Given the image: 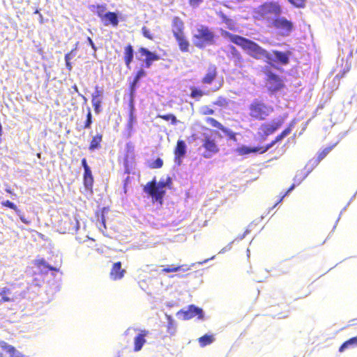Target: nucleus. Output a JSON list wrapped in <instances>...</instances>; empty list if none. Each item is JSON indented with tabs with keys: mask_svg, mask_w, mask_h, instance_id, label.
I'll return each mask as SVG.
<instances>
[{
	"mask_svg": "<svg viewBox=\"0 0 357 357\" xmlns=\"http://www.w3.org/2000/svg\"><path fill=\"white\" fill-rule=\"evenodd\" d=\"M222 35L246 51L251 57L257 60L264 59L267 63H271V54L255 41L228 31H225Z\"/></svg>",
	"mask_w": 357,
	"mask_h": 357,
	"instance_id": "1",
	"label": "nucleus"
},
{
	"mask_svg": "<svg viewBox=\"0 0 357 357\" xmlns=\"http://www.w3.org/2000/svg\"><path fill=\"white\" fill-rule=\"evenodd\" d=\"M248 116L252 121H265L274 109L272 106L266 104L264 100L256 98L248 105Z\"/></svg>",
	"mask_w": 357,
	"mask_h": 357,
	"instance_id": "2",
	"label": "nucleus"
},
{
	"mask_svg": "<svg viewBox=\"0 0 357 357\" xmlns=\"http://www.w3.org/2000/svg\"><path fill=\"white\" fill-rule=\"evenodd\" d=\"M185 24L181 18L178 16L173 17L172 21V31L175 38L179 50L182 52H188L190 49V42L185 35Z\"/></svg>",
	"mask_w": 357,
	"mask_h": 357,
	"instance_id": "3",
	"label": "nucleus"
},
{
	"mask_svg": "<svg viewBox=\"0 0 357 357\" xmlns=\"http://www.w3.org/2000/svg\"><path fill=\"white\" fill-rule=\"evenodd\" d=\"M215 38L214 32L206 25H200L192 36L194 45L199 49H203L207 45H213Z\"/></svg>",
	"mask_w": 357,
	"mask_h": 357,
	"instance_id": "4",
	"label": "nucleus"
},
{
	"mask_svg": "<svg viewBox=\"0 0 357 357\" xmlns=\"http://www.w3.org/2000/svg\"><path fill=\"white\" fill-rule=\"evenodd\" d=\"M282 13L281 5L278 1H266L260 5L257 10V18L269 20L272 16H279Z\"/></svg>",
	"mask_w": 357,
	"mask_h": 357,
	"instance_id": "5",
	"label": "nucleus"
},
{
	"mask_svg": "<svg viewBox=\"0 0 357 357\" xmlns=\"http://www.w3.org/2000/svg\"><path fill=\"white\" fill-rule=\"evenodd\" d=\"M264 72L266 75V86L269 92L275 93L284 88V80L280 75L267 68H265Z\"/></svg>",
	"mask_w": 357,
	"mask_h": 357,
	"instance_id": "6",
	"label": "nucleus"
},
{
	"mask_svg": "<svg viewBox=\"0 0 357 357\" xmlns=\"http://www.w3.org/2000/svg\"><path fill=\"white\" fill-rule=\"evenodd\" d=\"M271 25L282 36H288L294 29V24L292 21L280 15L272 20Z\"/></svg>",
	"mask_w": 357,
	"mask_h": 357,
	"instance_id": "7",
	"label": "nucleus"
},
{
	"mask_svg": "<svg viewBox=\"0 0 357 357\" xmlns=\"http://www.w3.org/2000/svg\"><path fill=\"white\" fill-rule=\"evenodd\" d=\"M144 191L151 197L153 201L162 202L163 197L165 195V190H162L157 185L155 179L148 182L144 187Z\"/></svg>",
	"mask_w": 357,
	"mask_h": 357,
	"instance_id": "8",
	"label": "nucleus"
},
{
	"mask_svg": "<svg viewBox=\"0 0 357 357\" xmlns=\"http://www.w3.org/2000/svg\"><path fill=\"white\" fill-rule=\"evenodd\" d=\"M284 123V118L280 117L276 120H273L271 122L264 123L260 126V130L262 132L261 136L266 139L268 136L273 134L277 131Z\"/></svg>",
	"mask_w": 357,
	"mask_h": 357,
	"instance_id": "9",
	"label": "nucleus"
},
{
	"mask_svg": "<svg viewBox=\"0 0 357 357\" xmlns=\"http://www.w3.org/2000/svg\"><path fill=\"white\" fill-rule=\"evenodd\" d=\"M202 146L205 149V152L203 153L205 158H209L219 151V147L215 140L210 136H205L202 142Z\"/></svg>",
	"mask_w": 357,
	"mask_h": 357,
	"instance_id": "10",
	"label": "nucleus"
},
{
	"mask_svg": "<svg viewBox=\"0 0 357 357\" xmlns=\"http://www.w3.org/2000/svg\"><path fill=\"white\" fill-rule=\"evenodd\" d=\"M178 314L182 316L183 319L189 320L195 317H197L199 319H204L203 310L202 308L196 307L194 305H190L186 310H181Z\"/></svg>",
	"mask_w": 357,
	"mask_h": 357,
	"instance_id": "11",
	"label": "nucleus"
},
{
	"mask_svg": "<svg viewBox=\"0 0 357 357\" xmlns=\"http://www.w3.org/2000/svg\"><path fill=\"white\" fill-rule=\"evenodd\" d=\"M218 77V68L215 64H209L206 73L202 78V83L206 85H211Z\"/></svg>",
	"mask_w": 357,
	"mask_h": 357,
	"instance_id": "12",
	"label": "nucleus"
},
{
	"mask_svg": "<svg viewBox=\"0 0 357 357\" xmlns=\"http://www.w3.org/2000/svg\"><path fill=\"white\" fill-rule=\"evenodd\" d=\"M138 52L141 56H144V66L146 68H150L154 61H157L160 59V56L155 52H151L145 47H139Z\"/></svg>",
	"mask_w": 357,
	"mask_h": 357,
	"instance_id": "13",
	"label": "nucleus"
},
{
	"mask_svg": "<svg viewBox=\"0 0 357 357\" xmlns=\"http://www.w3.org/2000/svg\"><path fill=\"white\" fill-rule=\"evenodd\" d=\"M135 331H138L137 335L134 338V348L135 352L139 351L144 344L146 343V337L149 334V331L142 329H134Z\"/></svg>",
	"mask_w": 357,
	"mask_h": 357,
	"instance_id": "14",
	"label": "nucleus"
},
{
	"mask_svg": "<svg viewBox=\"0 0 357 357\" xmlns=\"http://www.w3.org/2000/svg\"><path fill=\"white\" fill-rule=\"evenodd\" d=\"M272 54L275 56V59L271 58V63L270 65L273 64V63H278L282 65H287L289 62V56L291 54L290 51L287 52H280L278 50H273Z\"/></svg>",
	"mask_w": 357,
	"mask_h": 357,
	"instance_id": "15",
	"label": "nucleus"
},
{
	"mask_svg": "<svg viewBox=\"0 0 357 357\" xmlns=\"http://www.w3.org/2000/svg\"><path fill=\"white\" fill-rule=\"evenodd\" d=\"M126 273V269L122 268L121 261H117L113 264L109 272V277L113 280H121Z\"/></svg>",
	"mask_w": 357,
	"mask_h": 357,
	"instance_id": "16",
	"label": "nucleus"
},
{
	"mask_svg": "<svg viewBox=\"0 0 357 357\" xmlns=\"http://www.w3.org/2000/svg\"><path fill=\"white\" fill-rule=\"evenodd\" d=\"M78 227V222L73 223L70 218L67 217L59 222V231L61 233H70Z\"/></svg>",
	"mask_w": 357,
	"mask_h": 357,
	"instance_id": "17",
	"label": "nucleus"
},
{
	"mask_svg": "<svg viewBox=\"0 0 357 357\" xmlns=\"http://www.w3.org/2000/svg\"><path fill=\"white\" fill-rule=\"evenodd\" d=\"M1 204L3 206L8 207L10 209H13L16 213V214L19 216L22 222H23L24 224L30 225L31 223V220L28 218H26L24 213L22 212V211L20 210L17 208V206L12 202H10L9 200H6V201H3L1 203Z\"/></svg>",
	"mask_w": 357,
	"mask_h": 357,
	"instance_id": "18",
	"label": "nucleus"
},
{
	"mask_svg": "<svg viewBox=\"0 0 357 357\" xmlns=\"http://www.w3.org/2000/svg\"><path fill=\"white\" fill-rule=\"evenodd\" d=\"M17 353V351L13 346L10 345L5 341L0 340V357H6V354L9 357H14Z\"/></svg>",
	"mask_w": 357,
	"mask_h": 357,
	"instance_id": "19",
	"label": "nucleus"
},
{
	"mask_svg": "<svg viewBox=\"0 0 357 357\" xmlns=\"http://www.w3.org/2000/svg\"><path fill=\"white\" fill-rule=\"evenodd\" d=\"M101 21L105 26L112 25L113 27H116L119 25L118 15L114 12H107Z\"/></svg>",
	"mask_w": 357,
	"mask_h": 357,
	"instance_id": "20",
	"label": "nucleus"
},
{
	"mask_svg": "<svg viewBox=\"0 0 357 357\" xmlns=\"http://www.w3.org/2000/svg\"><path fill=\"white\" fill-rule=\"evenodd\" d=\"M102 95V91L100 90H98V86H96V91L94 93L92 94V98H91V102L92 105L93 107L94 111L96 113H99L100 109V105H101V100L100 96Z\"/></svg>",
	"mask_w": 357,
	"mask_h": 357,
	"instance_id": "21",
	"label": "nucleus"
},
{
	"mask_svg": "<svg viewBox=\"0 0 357 357\" xmlns=\"http://www.w3.org/2000/svg\"><path fill=\"white\" fill-rule=\"evenodd\" d=\"M103 135L101 132L96 133L91 139L89 149L90 151H94L100 149L101 148V142L102 141Z\"/></svg>",
	"mask_w": 357,
	"mask_h": 357,
	"instance_id": "22",
	"label": "nucleus"
},
{
	"mask_svg": "<svg viewBox=\"0 0 357 357\" xmlns=\"http://www.w3.org/2000/svg\"><path fill=\"white\" fill-rule=\"evenodd\" d=\"M93 177L91 169L84 170L83 174V183L86 189L92 190L93 185Z\"/></svg>",
	"mask_w": 357,
	"mask_h": 357,
	"instance_id": "23",
	"label": "nucleus"
},
{
	"mask_svg": "<svg viewBox=\"0 0 357 357\" xmlns=\"http://www.w3.org/2000/svg\"><path fill=\"white\" fill-rule=\"evenodd\" d=\"M124 61L127 68H130L133 60L134 50L130 44L127 45L124 48Z\"/></svg>",
	"mask_w": 357,
	"mask_h": 357,
	"instance_id": "24",
	"label": "nucleus"
},
{
	"mask_svg": "<svg viewBox=\"0 0 357 357\" xmlns=\"http://www.w3.org/2000/svg\"><path fill=\"white\" fill-rule=\"evenodd\" d=\"M206 121L207 123H208L211 126L216 128L223 131L225 133H227L228 135L230 137V138L235 137V134L234 132H231L230 133H229L227 132V130L219 121H218L214 118L208 117L206 119Z\"/></svg>",
	"mask_w": 357,
	"mask_h": 357,
	"instance_id": "25",
	"label": "nucleus"
},
{
	"mask_svg": "<svg viewBox=\"0 0 357 357\" xmlns=\"http://www.w3.org/2000/svg\"><path fill=\"white\" fill-rule=\"evenodd\" d=\"M190 270V267L186 264H182V265H169L167 267L164 268L162 270V273H174V272H178V271H187Z\"/></svg>",
	"mask_w": 357,
	"mask_h": 357,
	"instance_id": "26",
	"label": "nucleus"
},
{
	"mask_svg": "<svg viewBox=\"0 0 357 357\" xmlns=\"http://www.w3.org/2000/svg\"><path fill=\"white\" fill-rule=\"evenodd\" d=\"M236 152L239 155H248L250 153H260V150H259V146L248 147L245 146H241L236 148Z\"/></svg>",
	"mask_w": 357,
	"mask_h": 357,
	"instance_id": "27",
	"label": "nucleus"
},
{
	"mask_svg": "<svg viewBox=\"0 0 357 357\" xmlns=\"http://www.w3.org/2000/svg\"><path fill=\"white\" fill-rule=\"evenodd\" d=\"M174 155L176 158H182L186 153V145L184 141L178 140L174 149Z\"/></svg>",
	"mask_w": 357,
	"mask_h": 357,
	"instance_id": "28",
	"label": "nucleus"
},
{
	"mask_svg": "<svg viewBox=\"0 0 357 357\" xmlns=\"http://www.w3.org/2000/svg\"><path fill=\"white\" fill-rule=\"evenodd\" d=\"M11 294L10 289L3 287L0 291V305L3 303H9L14 301V298L9 296Z\"/></svg>",
	"mask_w": 357,
	"mask_h": 357,
	"instance_id": "29",
	"label": "nucleus"
},
{
	"mask_svg": "<svg viewBox=\"0 0 357 357\" xmlns=\"http://www.w3.org/2000/svg\"><path fill=\"white\" fill-rule=\"evenodd\" d=\"M33 264L38 268H40V267H44L50 271H56V272H58L59 271V268L49 265L46 262V261L44 258H38V259H35L33 261Z\"/></svg>",
	"mask_w": 357,
	"mask_h": 357,
	"instance_id": "30",
	"label": "nucleus"
},
{
	"mask_svg": "<svg viewBox=\"0 0 357 357\" xmlns=\"http://www.w3.org/2000/svg\"><path fill=\"white\" fill-rule=\"evenodd\" d=\"M215 341L214 335L212 334H205L204 335L198 338V342L201 347H204L211 344Z\"/></svg>",
	"mask_w": 357,
	"mask_h": 357,
	"instance_id": "31",
	"label": "nucleus"
},
{
	"mask_svg": "<svg viewBox=\"0 0 357 357\" xmlns=\"http://www.w3.org/2000/svg\"><path fill=\"white\" fill-rule=\"evenodd\" d=\"M357 347V337H354L345 341L339 348L340 352H343L344 350Z\"/></svg>",
	"mask_w": 357,
	"mask_h": 357,
	"instance_id": "32",
	"label": "nucleus"
},
{
	"mask_svg": "<svg viewBox=\"0 0 357 357\" xmlns=\"http://www.w3.org/2000/svg\"><path fill=\"white\" fill-rule=\"evenodd\" d=\"M206 93L196 86L190 87V97L195 99V100H199L202 96H204Z\"/></svg>",
	"mask_w": 357,
	"mask_h": 357,
	"instance_id": "33",
	"label": "nucleus"
},
{
	"mask_svg": "<svg viewBox=\"0 0 357 357\" xmlns=\"http://www.w3.org/2000/svg\"><path fill=\"white\" fill-rule=\"evenodd\" d=\"M218 15L221 18L222 22L227 24L229 29L234 30L235 29L234 22L231 19L229 18L223 12H218Z\"/></svg>",
	"mask_w": 357,
	"mask_h": 357,
	"instance_id": "34",
	"label": "nucleus"
},
{
	"mask_svg": "<svg viewBox=\"0 0 357 357\" xmlns=\"http://www.w3.org/2000/svg\"><path fill=\"white\" fill-rule=\"evenodd\" d=\"M130 109L129 112V119L127 127L130 132H131L133 129V126L135 122V116L134 115V105L132 100H130Z\"/></svg>",
	"mask_w": 357,
	"mask_h": 357,
	"instance_id": "35",
	"label": "nucleus"
},
{
	"mask_svg": "<svg viewBox=\"0 0 357 357\" xmlns=\"http://www.w3.org/2000/svg\"><path fill=\"white\" fill-rule=\"evenodd\" d=\"M91 8L95 9L97 16L102 20L104 17V15H106L107 6L106 4L101 5H93Z\"/></svg>",
	"mask_w": 357,
	"mask_h": 357,
	"instance_id": "36",
	"label": "nucleus"
},
{
	"mask_svg": "<svg viewBox=\"0 0 357 357\" xmlns=\"http://www.w3.org/2000/svg\"><path fill=\"white\" fill-rule=\"evenodd\" d=\"M168 323L167 325V333L170 335V336H173L175 335L176 331V327L175 326L174 321L171 316H167Z\"/></svg>",
	"mask_w": 357,
	"mask_h": 357,
	"instance_id": "37",
	"label": "nucleus"
},
{
	"mask_svg": "<svg viewBox=\"0 0 357 357\" xmlns=\"http://www.w3.org/2000/svg\"><path fill=\"white\" fill-rule=\"evenodd\" d=\"M139 79L137 78L135 76L133 78V80L129 84V94L132 101L133 97L135 93L136 88Z\"/></svg>",
	"mask_w": 357,
	"mask_h": 357,
	"instance_id": "38",
	"label": "nucleus"
},
{
	"mask_svg": "<svg viewBox=\"0 0 357 357\" xmlns=\"http://www.w3.org/2000/svg\"><path fill=\"white\" fill-rule=\"evenodd\" d=\"M213 104L220 107H227L229 105V100L223 96H218Z\"/></svg>",
	"mask_w": 357,
	"mask_h": 357,
	"instance_id": "39",
	"label": "nucleus"
},
{
	"mask_svg": "<svg viewBox=\"0 0 357 357\" xmlns=\"http://www.w3.org/2000/svg\"><path fill=\"white\" fill-rule=\"evenodd\" d=\"M293 127V124H289L284 130H282L278 135H277L276 140H278L279 142L281 141L282 139H284L285 137L289 135L290 132H291V129Z\"/></svg>",
	"mask_w": 357,
	"mask_h": 357,
	"instance_id": "40",
	"label": "nucleus"
},
{
	"mask_svg": "<svg viewBox=\"0 0 357 357\" xmlns=\"http://www.w3.org/2000/svg\"><path fill=\"white\" fill-rule=\"evenodd\" d=\"M287 1L294 8H304L306 6L307 0H287Z\"/></svg>",
	"mask_w": 357,
	"mask_h": 357,
	"instance_id": "41",
	"label": "nucleus"
},
{
	"mask_svg": "<svg viewBox=\"0 0 357 357\" xmlns=\"http://www.w3.org/2000/svg\"><path fill=\"white\" fill-rule=\"evenodd\" d=\"M229 50L233 57L235 58L237 61L242 62L243 61L241 52L234 46H230Z\"/></svg>",
	"mask_w": 357,
	"mask_h": 357,
	"instance_id": "42",
	"label": "nucleus"
},
{
	"mask_svg": "<svg viewBox=\"0 0 357 357\" xmlns=\"http://www.w3.org/2000/svg\"><path fill=\"white\" fill-rule=\"evenodd\" d=\"M158 118L162 119L165 121H171V123L174 125L177 122L176 116L172 114H158Z\"/></svg>",
	"mask_w": 357,
	"mask_h": 357,
	"instance_id": "43",
	"label": "nucleus"
},
{
	"mask_svg": "<svg viewBox=\"0 0 357 357\" xmlns=\"http://www.w3.org/2000/svg\"><path fill=\"white\" fill-rule=\"evenodd\" d=\"M278 142V140H276V137H275V139L271 143L267 144L265 146H259L260 154L266 153L269 149L273 146Z\"/></svg>",
	"mask_w": 357,
	"mask_h": 357,
	"instance_id": "44",
	"label": "nucleus"
},
{
	"mask_svg": "<svg viewBox=\"0 0 357 357\" xmlns=\"http://www.w3.org/2000/svg\"><path fill=\"white\" fill-rule=\"evenodd\" d=\"M142 35L147 39L149 40H153L154 38H155V36L154 35L151 33V30L144 26L142 28Z\"/></svg>",
	"mask_w": 357,
	"mask_h": 357,
	"instance_id": "45",
	"label": "nucleus"
},
{
	"mask_svg": "<svg viewBox=\"0 0 357 357\" xmlns=\"http://www.w3.org/2000/svg\"><path fill=\"white\" fill-rule=\"evenodd\" d=\"M171 185H172V179L170 177H168L166 181H160L158 183H157V185L162 190H165L164 188L165 187L170 188Z\"/></svg>",
	"mask_w": 357,
	"mask_h": 357,
	"instance_id": "46",
	"label": "nucleus"
},
{
	"mask_svg": "<svg viewBox=\"0 0 357 357\" xmlns=\"http://www.w3.org/2000/svg\"><path fill=\"white\" fill-rule=\"evenodd\" d=\"M134 151H135V146L132 143L128 142L126 145V155H130L131 157H133L134 155Z\"/></svg>",
	"mask_w": 357,
	"mask_h": 357,
	"instance_id": "47",
	"label": "nucleus"
},
{
	"mask_svg": "<svg viewBox=\"0 0 357 357\" xmlns=\"http://www.w3.org/2000/svg\"><path fill=\"white\" fill-rule=\"evenodd\" d=\"M163 165V161L161 158H157L150 165V168L151 169H158L161 168Z\"/></svg>",
	"mask_w": 357,
	"mask_h": 357,
	"instance_id": "48",
	"label": "nucleus"
},
{
	"mask_svg": "<svg viewBox=\"0 0 357 357\" xmlns=\"http://www.w3.org/2000/svg\"><path fill=\"white\" fill-rule=\"evenodd\" d=\"M92 123V114L91 112L90 109H88V112L86 114V119L84 123V128H89L91 127V125Z\"/></svg>",
	"mask_w": 357,
	"mask_h": 357,
	"instance_id": "49",
	"label": "nucleus"
},
{
	"mask_svg": "<svg viewBox=\"0 0 357 357\" xmlns=\"http://www.w3.org/2000/svg\"><path fill=\"white\" fill-rule=\"evenodd\" d=\"M332 148H333V146H329V147H326L324 149H323L319 153V155H318L319 160H322L323 158H324L328 154V153L331 151Z\"/></svg>",
	"mask_w": 357,
	"mask_h": 357,
	"instance_id": "50",
	"label": "nucleus"
},
{
	"mask_svg": "<svg viewBox=\"0 0 357 357\" xmlns=\"http://www.w3.org/2000/svg\"><path fill=\"white\" fill-rule=\"evenodd\" d=\"M215 113L214 109L208 106H204L202 107V114L204 115H212Z\"/></svg>",
	"mask_w": 357,
	"mask_h": 357,
	"instance_id": "51",
	"label": "nucleus"
},
{
	"mask_svg": "<svg viewBox=\"0 0 357 357\" xmlns=\"http://www.w3.org/2000/svg\"><path fill=\"white\" fill-rule=\"evenodd\" d=\"M146 75V73L145 70L142 68H140L137 71L135 76L137 78H138L139 79H140L142 77H145Z\"/></svg>",
	"mask_w": 357,
	"mask_h": 357,
	"instance_id": "52",
	"label": "nucleus"
},
{
	"mask_svg": "<svg viewBox=\"0 0 357 357\" xmlns=\"http://www.w3.org/2000/svg\"><path fill=\"white\" fill-rule=\"evenodd\" d=\"M81 163H82V166L84 168V170H86V169H91L89 167V166L88 165L87 162H86V159L85 158L82 159Z\"/></svg>",
	"mask_w": 357,
	"mask_h": 357,
	"instance_id": "53",
	"label": "nucleus"
},
{
	"mask_svg": "<svg viewBox=\"0 0 357 357\" xmlns=\"http://www.w3.org/2000/svg\"><path fill=\"white\" fill-rule=\"evenodd\" d=\"M87 41L89 42V45L93 48L94 52H96L97 47L93 42L92 39L90 37H87Z\"/></svg>",
	"mask_w": 357,
	"mask_h": 357,
	"instance_id": "54",
	"label": "nucleus"
},
{
	"mask_svg": "<svg viewBox=\"0 0 357 357\" xmlns=\"http://www.w3.org/2000/svg\"><path fill=\"white\" fill-rule=\"evenodd\" d=\"M202 0H189L190 5L195 6H198Z\"/></svg>",
	"mask_w": 357,
	"mask_h": 357,
	"instance_id": "55",
	"label": "nucleus"
},
{
	"mask_svg": "<svg viewBox=\"0 0 357 357\" xmlns=\"http://www.w3.org/2000/svg\"><path fill=\"white\" fill-rule=\"evenodd\" d=\"M73 50L70 51V52L65 54V61H70L71 57L70 54L73 53Z\"/></svg>",
	"mask_w": 357,
	"mask_h": 357,
	"instance_id": "56",
	"label": "nucleus"
},
{
	"mask_svg": "<svg viewBox=\"0 0 357 357\" xmlns=\"http://www.w3.org/2000/svg\"><path fill=\"white\" fill-rule=\"evenodd\" d=\"M294 188V185H292L289 188V190L282 196V197L280 198V199L279 200V202H281L282 200V199L284 197V196L289 192H290L293 188Z\"/></svg>",
	"mask_w": 357,
	"mask_h": 357,
	"instance_id": "57",
	"label": "nucleus"
},
{
	"mask_svg": "<svg viewBox=\"0 0 357 357\" xmlns=\"http://www.w3.org/2000/svg\"><path fill=\"white\" fill-rule=\"evenodd\" d=\"M66 68L67 69L70 71L73 68V66H72V63H70V61H66Z\"/></svg>",
	"mask_w": 357,
	"mask_h": 357,
	"instance_id": "58",
	"label": "nucleus"
},
{
	"mask_svg": "<svg viewBox=\"0 0 357 357\" xmlns=\"http://www.w3.org/2000/svg\"><path fill=\"white\" fill-rule=\"evenodd\" d=\"M39 22L40 24H43L44 23V18H43V15L41 13H39Z\"/></svg>",
	"mask_w": 357,
	"mask_h": 357,
	"instance_id": "59",
	"label": "nucleus"
},
{
	"mask_svg": "<svg viewBox=\"0 0 357 357\" xmlns=\"http://www.w3.org/2000/svg\"><path fill=\"white\" fill-rule=\"evenodd\" d=\"M14 357H25V356H24V355H23L17 351V353L15 355Z\"/></svg>",
	"mask_w": 357,
	"mask_h": 357,
	"instance_id": "60",
	"label": "nucleus"
},
{
	"mask_svg": "<svg viewBox=\"0 0 357 357\" xmlns=\"http://www.w3.org/2000/svg\"><path fill=\"white\" fill-rule=\"evenodd\" d=\"M73 89L75 92L79 93L78 87L77 85L75 84L74 86H73Z\"/></svg>",
	"mask_w": 357,
	"mask_h": 357,
	"instance_id": "61",
	"label": "nucleus"
},
{
	"mask_svg": "<svg viewBox=\"0 0 357 357\" xmlns=\"http://www.w3.org/2000/svg\"><path fill=\"white\" fill-rule=\"evenodd\" d=\"M102 225L104 226V227L105 228L106 227V225H105V218H104V215H102Z\"/></svg>",
	"mask_w": 357,
	"mask_h": 357,
	"instance_id": "62",
	"label": "nucleus"
},
{
	"mask_svg": "<svg viewBox=\"0 0 357 357\" xmlns=\"http://www.w3.org/2000/svg\"><path fill=\"white\" fill-rule=\"evenodd\" d=\"M220 86H221V85H220L219 87H218V88L215 89L213 90V91H218V90L220 88Z\"/></svg>",
	"mask_w": 357,
	"mask_h": 357,
	"instance_id": "63",
	"label": "nucleus"
},
{
	"mask_svg": "<svg viewBox=\"0 0 357 357\" xmlns=\"http://www.w3.org/2000/svg\"><path fill=\"white\" fill-rule=\"evenodd\" d=\"M34 13H36V14H38V15H39V13H39V11H38V10H36L34 12Z\"/></svg>",
	"mask_w": 357,
	"mask_h": 357,
	"instance_id": "64",
	"label": "nucleus"
}]
</instances>
